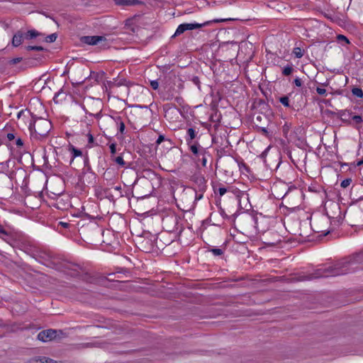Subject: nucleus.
<instances>
[{
    "label": "nucleus",
    "instance_id": "1",
    "mask_svg": "<svg viewBox=\"0 0 363 363\" xmlns=\"http://www.w3.org/2000/svg\"><path fill=\"white\" fill-rule=\"evenodd\" d=\"M362 255L359 254L355 255L350 260H345L337 262L333 266L321 268L315 271L314 273L307 277V279L311 280L318 278H325L329 277H335L347 274L351 272L350 266L359 262L362 259Z\"/></svg>",
    "mask_w": 363,
    "mask_h": 363
},
{
    "label": "nucleus",
    "instance_id": "2",
    "mask_svg": "<svg viewBox=\"0 0 363 363\" xmlns=\"http://www.w3.org/2000/svg\"><path fill=\"white\" fill-rule=\"evenodd\" d=\"M162 235H153L149 232L144 233L138 239V247L140 250L150 253L163 248L164 243L162 242Z\"/></svg>",
    "mask_w": 363,
    "mask_h": 363
},
{
    "label": "nucleus",
    "instance_id": "3",
    "mask_svg": "<svg viewBox=\"0 0 363 363\" xmlns=\"http://www.w3.org/2000/svg\"><path fill=\"white\" fill-rule=\"evenodd\" d=\"M52 128L51 122L43 118H37L30 123L29 130L31 135L35 139L42 140L45 138Z\"/></svg>",
    "mask_w": 363,
    "mask_h": 363
},
{
    "label": "nucleus",
    "instance_id": "4",
    "mask_svg": "<svg viewBox=\"0 0 363 363\" xmlns=\"http://www.w3.org/2000/svg\"><path fill=\"white\" fill-rule=\"evenodd\" d=\"M80 40L89 45H99L101 49H106L110 47V42L105 36L102 35L82 36Z\"/></svg>",
    "mask_w": 363,
    "mask_h": 363
},
{
    "label": "nucleus",
    "instance_id": "5",
    "mask_svg": "<svg viewBox=\"0 0 363 363\" xmlns=\"http://www.w3.org/2000/svg\"><path fill=\"white\" fill-rule=\"evenodd\" d=\"M63 333L60 330L48 329L40 332L38 335V340L45 342L55 340L57 338L60 339Z\"/></svg>",
    "mask_w": 363,
    "mask_h": 363
},
{
    "label": "nucleus",
    "instance_id": "6",
    "mask_svg": "<svg viewBox=\"0 0 363 363\" xmlns=\"http://www.w3.org/2000/svg\"><path fill=\"white\" fill-rule=\"evenodd\" d=\"M205 25H206V23L201 24V23H198L180 24L177 27L174 34L172 35V38L179 35L186 30H194V29H197V28H201L203 26H205Z\"/></svg>",
    "mask_w": 363,
    "mask_h": 363
},
{
    "label": "nucleus",
    "instance_id": "7",
    "mask_svg": "<svg viewBox=\"0 0 363 363\" xmlns=\"http://www.w3.org/2000/svg\"><path fill=\"white\" fill-rule=\"evenodd\" d=\"M107 123L114 122L118 128V134L123 136L125 134V123L122 120L121 116H107L106 118Z\"/></svg>",
    "mask_w": 363,
    "mask_h": 363
},
{
    "label": "nucleus",
    "instance_id": "8",
    "mask_svg": "<svg viewBox=\"0 0 363 363\" xmlns=\"http://www.w3.org/2000/svg\"><path fill=\"white\" fill-rule=\"evenodd\" d=\"M264 242L269 246H274L281 242L279 236L275 232H268L264 235Z\"/></svg>",
    "mask_w": 363,
    "mask_h": 363
},
{
    "label": "nucleus",
    "instance_id": "9",
    "mask_svg": "<svg viewBox=\"0 0 363 363\" xmlns=\"http://www.w3.org/2000/svg\"><path fill=\"white\" fill-rule=\"evenodd\" d=\"M162 222L164 225L167 226V230L174 231L175 230H177V228L176 227L179 222L177 216L174 215L167 216L163 218Z\"/></svg>",
    "mask_w": 363,
    "mask_h": 363
},
{
    "label": "nucleus",
    "instance_id": "10",
    "mask_svg": "<svg viewBox=\"0 0 363 363\" xmlns=\"http://www.w3.org/2000/svg\"><path fill=\"white\" fill-rule=\"evenodd\" d=\"M189 145L190 150L196 157V160H200V154L204 152L205 148L201 146L198 143H191Z\"/></svg>",
    "mask_w": 363,
    "mask_h": 363
},
{
    "label": "nucleus",
    "instance_id": "11",
    "mask_svg": "<svg viewBox=\"0 0 363 363\" xmlns=\"http://www.w3.org/2000/svg\"><path fill=\"white\" fill-rule=\"evenodd\" d=\"M23 39H25L24 33L19 30L18 31L12 38V45L13 47H18L23 43Z\"/></svg>",
    "mask_w": 363,
    "mask_h": 363
},
{
    "label": "nucleus",
    "instance_id": "12",
    "mask_svg": "<svg viewBox=\"0 0 363 363\" xmlns=\"http://www.w3.org/2000/svg\"><path fill=\"white\" fill-rule=\"evenodd\" d=\"M163 111L164 112V117L167 118L170 114H177L179 113V109L174 105L167 104L163 106Z\"/></svg>",
    "mask_w": 363,
    "mask_h": 363
},
{
    "label": "nucleus",
    "instance_id": "13",
    "mask_svg": "<svg viewBox=\"0 0 363 363\" xmlns=\"http://www.w3.org/2000/svg\"><path fill=\"white\" fill-rule=\"evenodd\" d=\"M116 5L123 6H135L140 3L138 0H114Z\"/></svg>",
    "mask_w": 363,
    "mask_h": 363
},
{
    "label": "nucleus",
    "instance_id": "14",
    "mask_svg": "<svg viewBox=\"0 0 363 363\" xmlns=\"http://www.w3.org/2000/svg\"><path fill=\"white\" fill-rule=\"evenodd\" d=\"M198 132L193 128H190L187 130V138H186L188 145L192 143V141L196 137Z\"/></svg>",
    "mask_w": 363,
    "mask_h": 363
},
{
    "label": "nucleus",
    "instance_id": "15",
    "mask_svg": "<svg viewBox=\"0 0 363 363\" xmlns=\"http://www.w3.org/2000/svg\"><path fill=\"white\" fill-rule=\"evenodd\" d=\"M25 39L31 40L38 36L43 35L42 33H39L35 30H30L27 33H24Z\"/></svg>",
    "mask_w": 363,
    "mask_h": 363
},
{
    "label": "nucleus",
    "instance_id": "16",
    "mask_svg": "<svg viewBox=\"0 0 363 363\" xmlns=\"http://www.w3.org/2000/svg\"><path fill=\"white\" fill-rule=\"evenodd\" d=\"M208 157H210V155L207 150L205 148L204 152L200 154V160H197V161L201 162L202 166L205 167L207 163Z\"/></svg>",
    "mask_w": 363,
    "mask_h": 363
},
{
    "label": "nucleus",
    "instance_id": "17",
    "mask_svg": "<svg viewBox=\"0 0 363 363\" xmlns=\"http://www.w3.org/2000/svg\"><path fill=\"white\" fill-rule=\"evenodd\" d=\"M34 361L35 363H57L55 360L45 357H38L34 359Z\"/></svg>",
    "mask_w": 363,
    "mask_h": 363
},
{
    "label": "nucleus",
    "instance_id": "18",
    "mask_svg": "<svg viewBox=\"0 0 363 363\" xmlns=\"http://www.w3.org/2000/svg\"><path fill=\"white\" fill-rule=\"evenodd\" d=\"M69 150L72 155V160L74 158V157H79V156H82V152L79 150V149H77L76 147H74L73 145H70L69 147Z\"/></svg>",
    "mask_w": 363,
    "mask_h": 363
},
{
    "label": "nucleus",
    "instance_id": "19",
    "mask_svg": "<svg viewBox=\"0 0 363 363\" xmlns=\"http://www.w3.org/2000/svg\"><path fill=\"white\" fill-rule=\"evenodd\" d=\"M304 51L299 47H296L293 50V54L296 58H301L303 56Z\"/></svg>",
    "mask_w": 363,
    "mask_h": 363
},
{
    "label": "nucleus",
    "instance_id": "20",
    "mask_svg": "<svg viewBox=\"0 0 363 363\" xmlns=\"http://www.w3.org/2000/svg\"><path fill=\"white\" fill-rule=\"evenodd\" d=\"M352 93L354 96H357L359 98L363 97V91L361 88L354 87L352 89Z\"/></svg>",
    "mask_w": 363,
    "mask_h": 363
},
{
    "label": "nucleus",
    "instance_id": "21",
    "mask_svg": "<svg viewBox=\"0 0 363 363\" xmlns=\"http://www.w3.org/2000/svg\"><path fill=\"white\" fill-rule=\"evenodd\" d=\"M293 71L294 68L292 67V66L288 65L287 66L284 67L282 70V74L284 76H289L293 72Z\"/></svg>",
    "mask_w": 363,
    "mask_h": 363
},
{
    "label": "nucleus",
    "instance_id": "22",
    "mask_svg": "<svg viewBox=\"0 0 363 363\" xmlns=\"http://www.w3.org/2000/svg\"><path fill=\"white\" fill-rule=\"evenodd\" d=\"M326 17L330 19L333 22L337 23L338 25H341L342 20L336 15L327 14Z\"/></svg>",
    "mask_w": 363,
    "mask_h": 363
},
{
    "label": "nucleus",
    "instance_id": "23",
    "mask_svg": "<svg viewBox=\"0 0 363 363\" xmlns=\"http://www.w3.org/2000/svg\"><path fill=\"white\" fill-rule=\"evenodd\" d=\"M113 160L119 166L123 167L125 165V162L124 161L122 156H118L113 159Z\"/></svg>",
    "mask_w": 363,
    "mask_h": 363
},
{
    "label": "nucleus",
    "instance_id": "24",
    "mask_svg": "<svg viewBox=\"0 0 363 363\" xmlns=\"http://www.w3.org/2000/svg\"><path fill=\"white\" fill-rule=\"evenodd\" d=\"M57 38V35L56 33H52L49 35H48L44 41L46 42V43H53L56 40Z\"/></svg>",
    "mask_w": 363,
    "mask_h": 363
},
{
    "label": "nucleus",
    "instance_id": "25",
    "mask_svg": "<svg viewBox=\"0 0 363 363\" xmlns=\"http://www.w3.org/2000/svg\"><path fill=\"white\" fill-rule=\"evenodd\" d=\"M337 40L339 43L344 42L346 44L350 43L349 39L345 35H342V34H339L337 35Z\"/></svg>",
    "mask_w": 363,
    "mask_h": 363
},
{
    "label": "nucleus",
    "instance_id": "26",
    "mask_svg": "<svg viewBox=\"0 0 363 363\" xmlns=\"http://www.w3.org/2000/svg\"><path fill=\"white\" fill-rule=\"evenodd\" d=\"M280 103L285 107H289V99L287 96H282L279 99Z\"/></svg>",
    "mask_w": 363,
    "mask_h": 363
},
{
    "label": "nucleus",
    "instance_id": "27",
    "mask_svg": "<svg viewBox=\"0 0 363 363\" xmlns=\"http://www.w3.org/2000/svg\"><path fill=\"white\" fill-rule=\"evenodd\" d=\"M27 50H35V51H43L44 50V48L42 46H33V45H28L26 47Z\"/></svg>",
    "mask_w": 363,
    "mask_h": 363
},
{
    "label": "nucleus",
    "instance_id": "28",
    "mask_svg": "<svg viewBox=\"0 0 363 363\" xmlns=\"http://www.w3.org/2000/svg\"><path fill=\"white\" fill-rule=\"evenodd\" d=\"M210 251L215 256H220L223 254V250L219 248H213L211 249Z\"/></svg>",
    "mask_w": 363,
    "mask_h": 363
},
{
    "label": "nucleus",
    "instance_id": "29",
    "mask_svg": "<svg viewBox=\"0 0 363 363\" xmlns=\"http://www.w3.org/2000/svg\"><path fill=\"white\" fill-rule=\"evenodd\" d=\"M352 119L355 122L356 124H360L362 121V117L361 116H353Z\"/></svg>",
    "mask_w": 363,
    "mask_h": 363
},
{
    "label": "nucleus",
    "instance_id": "30",
    "mask_svg": "<svg viewBox=\"0 0 363 363\" xmlns=\"http://www.w3.org/2000/svg\"><path fill=\"white\" fill-rule=\"evenodd\" d=\"M109 148H110V152H111V157H113L116 153V143H111L109 145Z\"/></svg>",
    "mask_w": 363,
    "mask_h": 363
},
{
    "label": "nucleus",
    "instance_id": "31",
    "mask_svg": "<svg viewBox=\"0 0 363 363\" xmlns=\"http://www.w3.org/2000/svg\"><path fill=\"white\" fill-rule=\"evenodd\" d=\"M351 182H352L351 179H344L343 181H342L340 185L342 187L346 188L350 184Z\"/></svg>",
    "mask_w": 363,
    "mask_h": 363
},
{
    "label": "nucleus",
    "instance_id": "32",
    "mask_svg": "<svg viewBox=\"0 0 363 363\" xmlns=\"http://www.w3.org/2000/svg\"><path fill=\"white\" fill-rule=\"evenodd\" d=\"M165 140H166V139H165L164 136L163 135H160L158 138H157V140H156V144L157 145H160V144H161L162 142H164ZM167 141L170 143L169 140H167Z\"/></svg>",
    "mask_w": 363,
    "mask_h": 363
},
{
    "label": "nucleus",
    "instance_id": "33",
    "mask_svg": "<svg viewBox=\"0 0 363 363\" xmlns=\"http://www.w3.org/2000/svg\"><path fill=\"white\" fill-rule=\"evenodd\" d=\"M192 82L198 86L199 89H200V80L198 77H193L191 79Z\"/></svg>",
    "mask_w": 363,
    "mask_h": 363
},
{
    "label": "nucleus",
    "instance_id": "34",
    "mask_svg": "<svg viewBox=\"0 0 363 363\" xmlns=\"http://www.w3.org/2000/svg\"><path fill=\"white\" fill-rule=\"evenodd\" d=\"M150 86H151L152 89L157 90L158 89V86H159V83H158V82L157 80H153V81L150 82Z\"/></svg>",
    "mask_w": 363,
    "mask_h": 363
},
{
    "label": "nucleus",
    "instance_id": "35",
    "mask_svg": "<svg viewBox=\"0 0 363 363\" xmlns=\"http://www.w3.org/2000/svg\"><path fill=\"white\" fill-rule=\"evenodd\" d=\"M316 91L319 95L324 96L326 94V89L320 87H317Z\"/></svg>",
    "mask_w": 363,
    "mask_h": 363
},
{
    "label": "nucleus",
    "instance_id": "36",
    "mask_svg": "<svg viewBox=\"0 0 363 363\" xmlns=\"http://www.w3.org/2000/svg\"><path fill=\"white\" fill-rule=\"evenodd\" d=\"M283 130V133H284V136L286 138H287L288 137V133L289 131V126L288 125H286V124L284 125L283 126V130Z\"/></svg>",
    "mask_w": 363,
    "mask_h": 363
},
{
    "label": "nucleus",
    "instance_id": "37",
    "mask_svg": "<svg viewBox=\"0 0 363 363\" xmlns=\"http://www.w3.org/2000/svg\"><path fill=\"white\" fill-rule=\"evenodd\" d=\"M15 144L18 147H22L23 146V141L21 138H18L16 140Z\"/></svg>",
    "mask_w": 363,
    "mask_h": 363
},
{
    "label": "nucleus",
    "instance_id": "38",
    "mask_svg": "<svg viewBox=\"0 0 363 363\" xmlns=\"http://www.w3.org/2000/svg\"><path fill=\"white\" fill-rule=\"evenodd\" d=\"M196 180L200 186H203L206 183L205 179L203 177H197Z\"/></svg>",
    "mask_w": 363,
    "mask_h": 363
},
{
    "label": "nucleus",
    "instance_id": "39",
    "mask_svg": "<svg viewBox=\"0 0 363 363\" xmlns=\"http://www.w3.org/2000/svg\"><path fill=\"white\" fill-rule=\"evenodd\" d=\"M294 84L296 86H301L302 85V80L298 78V77H296L294 81Z\"/></svg>",
    "mask_w": 363,
    "mask_h": 363
},
{
    "label": "nucleus",
    "instance_id": "40",
    "mask_svg": "<svg viewBox=\"0 0 363 363\" xmlns=\"http://www.w3.org/2000/svg\"><path fill=\"white\" fill-rule=\"evenodd\" d=\"M0 235H9V233L4 228V227L0 224Z\"/></svg>",
    "mask_w": 363,
    "mask_h": 363
},
{
    "label": "nucleus",
    "instance_id": "41",
    "mask_svg": "<svg viewBox=\"0 0 363 363\" xmlns=\"http://www.w3.org/2000/svg\"><path fill=\"white\" fill-rule=\"evenodd\" d=\"M226 191H227V189L224 187H220L218 189V193H219L220 196L224 195L226 193Z\"/></svg>",
    "mask_w": 363,
    "mask_h": 363
},
{
    "label": "nucleus",
    "instance_id": "42",
    "mask_svg": "<svg viewBox=\"0 0 363 363\" xmlns=\"http://www.w3.org/2000/svg\"><path fill=\"white\" fill-rule=\"evenodd\" d=\"M6 138L9 141H11L15 139V135L12 133H9L7 134Z\"/></svg>",
    "mask_w": 363,
    "mask_h": 363
},
{
    "label": "nucleus",
    "instance_id": "43",
    "mask_svg": "<svg viewBox=\"0 0 363 363\" xmlns=\"http://www.w3.org/2000/svg\"><path fill=\"white\" fill-rule=\"evenodd\" d=\"M235 19L233 18H227V19H216L213 21L216 23H220V22H224L228 21H234Z\"/></svg>",
    "mask_w": 363,
    "mask_h": 363
},
{
    "label": "nucleus",
    "instance_id": "44",
    "mask_svg": "<svg viewBox=\"0 0 363 363\" xmlns=\"http://www.w3.org/2000/svg\"><path fill=\"white\" fill-rule=\"evenodd\" d=\"M21 60H22L21 57H16V58L13 59L11 60V62H13V64H17V63L20 62Z\"/></svg>",
    "mask_w": 363,
    "mask_h": 363
},
{
    "label": "nucleus",
    "instance_id": "45",
    "mask_svg": "<svg viewBox=\"0 0 363 363\" xmlns=\"http://www.w3.org/2000/svg\"><path fill=\"white\" fill-rule=\"evenodd\" d=\"M87 136H88V142H89V143H94V137H93V135L89 133L87 135Z\"/></svg>",
    "mask_w": 363,
    "mask_h": 363
},
{
    "label": "nucleus",
    "instance_id": "46",
    "mask_svg": "<svg viewBox=\"0 0 363 363\" xmlns=\"http://www.w3.org/2000/svg\"><path fill=\"white\" fill-rule=\"evenodd\" d=\"M175 101H176L178 104H182V102H183V99H182V97L177 96V97L175 98Z\"/></svg>",
    "mask_w": 363,
    "mask_h": 363
},
{
    "label": "nucleus",
    "instance_id": "47",
    "mask_svg": "<svg viewBox=\"0 0 363 363\" xmlns=\"http://www.w3.org/2000/svg\"><path fill=\"white\" fill-rule=\"evenodd\" d=\"M60 225H61L62 226H63L64 228H68L69 224L67 223H64V222H60Z\"/></svg>",
    "mask_w": 363,
    "mask_h": 363
},
{
    "label": "nucleus",
    "instance_id": "48",
    "mask_svg": "<svg viewBox=\"0 0 363 363\" xmlns=\"http://www.w3.org/2000/svg\"><path fill=\"white\" fill-rule=\"evenodd\" d=\"M225 153L224 149H221L218 151V155L220 157Z\"/></svg>",
    "mask_w": 363,
    "mask_h": 363
},
{
    "label": "nucleus",
    "instance_id": "49",
    "mask_svg": "<svg viewBox=\"0 0 363 363\" xmlns=\"http://www.w3.org/2000/svg\"><path fill=\"white\" fill-rule=\"evenodd\" d=\"M342 118V121H347V118L346 117V113H345L342 114V118Z\"/></svg>",
    "mask_w": 363,
    "mask_h": 363
},
{
    "label": "nucleus",
    "instance_id": "50",
    "mask_svg": "<svg viewBox=\"0 0 363 363\" xmlns=\"http://www.w3.org/2000/svg\"><path fill=\"white\" fill-rule=\"evenodd\" d=\"M362 164H363V159L357 162V166H360Z\"/></svg>",
    "mask_w": 363,
    "mask_h": 363
},
{
    "label": "nucleus",
    "instance_id": "51",
    "mask_svg": "<svg viewBox=\"0 0 363 363\" xmlns=\"http://www.w3.org/2000/svg\"><path fill=\"white\" fill-rule=\"evenodd\" d=\"M115 189L118 191H121V187L120 186H117L115 187ZM120 194H121V192H120Z\"/></svg>",
    "mask_w": 363,
    "mask_h": 363
},
{
    "label": "nucleus",
    "instance_id": "52",
    "mask_svg": "<svg viewBox=\"0 0 363 363\" xmlns=\"http://www.w3.org/2000/svg\"><path fill=\"white\" fill-rule=\"evenodd\" d=\"M262 131L264 133H265V134H267V128H262Z\"/></svg>",
    "mask_w": 363,
    "mask_h": 363
},
{
    "label": "nucleus",
    "instance_id": "53",
    "mask_svg": "<svg viewBox=\"0 0 363 363\" xmlns=\"http://www.w3.org/2000/svg\"><path fill=\"white\" fill-rule=\"evenodd\" d=\"M257 120H261V116H257Z\"/></svg>",
    "mask_w": 363,
    "mask_h": 363
},
{
    "label": "nucleus",
    "instance_id": "54",
    "mask_svg": "<svg viewBox=\"0 0 363 363\" xmlns=\"http://www.w3.org/2000/svg\"><path fill=\"white\" fill-rule=\"evenodd\" d=\"M289 169L291 172H292V171H293V169H291V167H289Z\"/></svg>",
    "mask_w": 363,
    "mask_h": 363
}]
</instances>
